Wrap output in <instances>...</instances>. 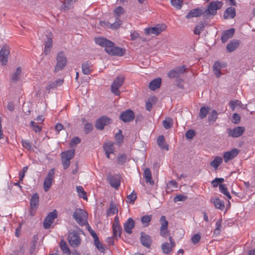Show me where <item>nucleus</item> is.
Wrapping results in <instances>:
<instances>
[{
  "instance_id": "obj_57",
  "label": "nucleus",
  "mask_w": 255,
  "mask_h": 255,
  "mask_svg": "<svg viewBox=\"0 0 255 255\" xmlns=\"http://www.w3.org/2000/svg\"><path fill=\"white\" fill-rule=\"evenodd\" d=\"M21 143H22V146L24 148H25L28 150L31 149V143L29 141H28L27 140L22 139Z\"/></svg>"
},
{
  "instance_id": "obj_33",
  "label": "nucleus",
  "mask_w": 255,
  "mask_h": 255,
  "mask_svg": "<svg viewBox=\"0 0 255 255\" xmlns=\"http://www.w3.org/2000/svg\"><path fill=\"white\" fill-rule=\"evenodd\" d=\"M144 176L146 183H149L150 185H153L154 182L152 179L151 171L149 168H146L144 170Z\"/></svg>"
},
{
  "instance_id": "obj_24",
  "label": "nucleus",
  "mask_w": 255,
  "mask_h": 255,
  "mask_svg": "<svg viewBox=\"0 0 255 255\" xmlns=\"http://www.w3.org/2000/svg\"><path fill=\"white\" fill-rule=\"evenodd\" d=\"M211 202L214 205L217 209L222 211L225 208L224 202L218 197L211 198Z\"/></svg>"
},
{
  "instance_id": "obj_20",
  "label": "nucleus",
  "mask_w": 255,
  "mask_h": 255,
  "mask_svg": "<svg viewBox=\"0 0 255 255\" xmlns=\"http://www.w3.org/2000/svg\"><path fill=\"white\" fill-rule=\"evenodd\" d=\"M82 70L85 75L90 74L93 71L91 63L88 61L83 62L82 64Z\"/></svg>"
},
{
  "instance_id": "obj_31",
  "label": "nucleus",
  "mask_w": 255,
  "mask_h": 255,
  "mask_svg": "<svg viewBox=\"0 0 255 255\" xmlns=\"http://www.w3.org/2000/svg\"><path fill=\"white\" fill-rule=\"evenodd\" d=\"M157 143L158 145L162 149L166 150H168V145L165 143V139L163 135H160L158 136Z\"/></svg>"
},
{
  "instance_id": "obj_22",
  "label": "nucleus",
  "mask_w": 255,
  "mask_h": 255,
  "mask_svg": "<svg viewBox=\"0 0 255 255\" xmlns=\"http://www.w3.org/2000/svg\"><path fill=\"white\" fill-rule=\"evenodd\" d=\"M202 14H203L202 10L200 8H197L191 10L185 16V17L188 19L194 17H198L200 16Z\"/></svg>"
},
{
  "instance_id": "obj_43",
  "label": "nucleus",
  "mask_w": 255,
  "mask_h": 255,
  "mask_svg": "<svg viewBox=\"0 0 255 255\" xmlns=\"http://www.w3.org/2000/svg\"><path fill=\"white\" fill-rule=\"evenodd\" d=\"M205 27V24L203 22L199 23L197 24L194 30V33L195 34L199 35L201 32L204 30Z\"/></svg>"
},
{
  "instance_id": "obj_42",
  "label": "nucleus",
  "mask_w": 255,
  "mask_h": 255,
  "mask_svg": "<svg viewBox=\"0 0 255 255\" xmlns=\"http://www.w3.org/2000/svg\"><path fill=\"white\" fill-rule=\"evenodd\" d=\"M209 109H210L208 106H203L201 107L199 115L200 118L201 119L205 118L208 114Z\"/></svg>"
},
{
  "instance_id": "obj_9",
  "label": "nucleus",
  "mask_w": 255,
  "mask_h": 255,
  "mask_svg": "<svg viewBox=\"0 0 255 255\" xmlns=\"http://www.w3.org/2000/svg\"><path fill=\"white\" fill-rule=\"evenodd\" d=\"M57 218V212L54 210L50 212L45 218L43 221V227L45 229H49L53 224L54 220Z\"/></svg>"
},
{
  "instance_id": "obj_8",
  "label": "nucleus",
  "mask_w": 255,
  "mask_h": 255,
  "mask_svg": "<svg viewBox=\"0 0 255 255\" xmlns=\"http://www.w3.org/2000/svg\"><path fill=\"white\" fill-rule=\"evenodd\" d=\"M166 28L164 24H158L154 27L146 28L144 29L145 34L146 35L153 34L157 35Z\"/></svg>"
},
{
  "instance_id": "obj_28",
  "label": "nucleus",
  "mask_w": 255,
  "mask_h": 255,
  "mask_svg": "<svg viewBox=\"0 0 255 255\" xmlns=\"http://www.w3.org/2000/svg\"><path fill=\"white\" fill-rule=\"evenodd\" d=\"M114 142L111 141L106 142L103 145V148L105 152L114 153L115 147Z\"/></svg>"
},
{
  "instance_id": "obj_58",
  "label": "nucleus",
  "mask_w": 255,
  "mask_h": 255,
  "mask_svg": "<svg viewBox=\"0 0 255 255\" xmlns=\"http://www.w3.org/2000/svg\"><path fill=\"white\" fill-rule=\"evenodd\" d=\"M31 127L33 128V130L36 132H40L41 130V128L39 126L35 124L34 122L31 121L30 123Z\"/></svg>"
},
{
  "instance_id": "obj_48",
  "label": "nucleus",
  "mask_w": 255,
  "mask_h": 255,
  "mask_svg": "<svg viewBox=\"0 0 255 255\" xmlns=\"http://www.w3.org/2000/svg\"><path fill=\"white\" fill-rule=\"evenodd\" d=\"M128 199L130 203L133 204L137 198V194L133 190L132 192L128 196Z\"/></svg>"
},
{
  "instance_id": "obj_17",
  "label": "nucleus",
  "mask_w": 255,
  "mask_h": 255,
  "mask_svg": "<svg viewBox=\"0 0 255 255\" xmlns=\"http://www.w3.org/2000/svg\"><path fill=\"white\" fill-rule=\"evenodd\" d=\"M111 186L116 189L119 188L121 184L120 177L118 175H109L107 177Z\"/></svg>"
},
{
  "instance_id": "obj_41",
  "label": "nucleus",
  "mask_w": 255,
  "mask_h": 255,
  "mask_svg": "<svg viewBox=\"0 0 255 255\" xmlns=\"http://www.w3.org/2000/svg\"><path fill=\"white\" fill-rule=\"evenodd\" d=\"M151 219L152 215H151L143 216L141 219V221L143 226L145 227H147L149 225Z\"/></svg>"
},
{
  "instance_id": "obj_15",
  "label": "nucleus",
  "mask_w": 255,
  "mask_h": 255,
  "mask_svg": "<svg viewBox=\"0 0 255 255\" xmlns=\"http://www.w3.org/2000/svg\"><path fill=\"white\" fill-rule=\"evenodd\" d=\"M245 130L243 127H237L234 129L229 128L228 129V133L230 136L233 137H238L241 136Z\"/></svg>"
},
{
  "instance_id": "obj_38",
  "label": "nucleus",
  "mask_w": 255,
  "mask_h": 255,
  "mask_svg": "<svg viewBox=\"0 0 255 255\" xmlns=\"http://www.w3.org/2000/svg\"><path fill=\"white\" fill-rule=\"evenodd\" d=\"M173 247L170 245L168 243H163L161 245V249L163 252L165 254H169L170 253Z\"/></svg>"
},
{
  "instance_id": "obj_2",
  "label": "nucleus",
  "mask_w": 255,
  "mask_h": 255,
  "mask_svg": "<svg viewBox=\"0 0 255 255\" xmlns=\"http://www.w3.org/2000/svg\"><path fill=\"white\" fill-rule=\"evenodd\" d=\"M223 2L221 1H213L208 5L207 9L203 11V15L205 17L214 16L217 14V10L220 9L223 6Z\"/></svg>"
},
{
  "instance_id": "obj_7",
  "label": "nucleus",
  "mask_w": 255,
  "mask_h": 255,
  "mask_svg": "<svg viewBox=\"0 0 255 255\" xmlns=\"http://www.w3.org/2000/svg\"><path fill=\"white\" fill-rule=\"evenodd\" d=\"M68 240L72 247L75 248L80 246L81 239L79 234L76 232H72L68 235Z\"/></svg>"
},
{
  "instance_id": "obj_36",
  "label": "nucleus",
  "mask_w": 255,
  "mask_h": 255,
  "mask_svg": "<svg viewBox=\"0 0 255 255\" xmlns=\"http://www.w3.org/2000/svg\"><path fill=\"white\" fill-rule=\"evenodd\" d=\"M21 73V70L20 67H19L17 68L15 71L12 74L11 80L14 82H17L20 78Z\"/></svg>"
},
{
  "instance_id": "obj_37",
  "label": "nucleus",
  "mask_w": 255,
  "mask_h": 255,
  "mask_svg": "<svg viewBox=\"0 0 255 255\" xmlns=\"http://www.w3.org/2000/svg\"><path fill=\"white\" fill-rule=\"evenodd\" d=\"M219 190L220 192L224 194L229 199H231V196L228 191V189L225 184H220L219 185Z\"/></svg>"
},
{
  "instance_id": "obj_32",
  "label": "nucleus",
  "mask_w": 255,
  "mask_h": 255,
  "mask_svg": "<svg viewBox=\"0 0 255 255\" xmlns=\"http://www.w3.org/2000/svg\"><path fill=\"white\" fill-rule=\"evenodd\" d=\"M60 246L61 250L64 254H65L68 255H70L71 254V252L66 242L64 241L63 240L60 241Z\"/></svg>"
},
{
  "instance_id": "obj_53",
  "label": "nucleus",
  "mask_w": 255,
  "mask_h": 255,
  "mask_svg": "<svg viewBox=\"0 0 255 255\" xmlns=\"http://www.w3.org/2000/svg\"><path fill=\"white\" fill-rule=\"evenodd\" d=\"M122 24V21L120 20L119 18H117L115 21V22L111 25V29H118L119 28Z\"/></svg>"
},
{
  "instance_id": "obj_5",
  "label": "nucleus",
  "mask_w": 255,
  "mask_h": 255,
  "mask_svg": "<svg viewBox=\"0 0 255 255\" xmlns=\"http://www.w3.org/2000/svg\"><path fill=\"white\" fill-rule=\"evenodd\" d=\"M55 174V169H51L48 172L46 177L44 178L43 187L44 190L47 192L51 188L52 182L54 181Z\"/></svg>"
},
{
  "instance_id": "obj_16",
  "label": "nucleus",
  "mask_w": 255,
  "mask_h": 255,
  "mask_svg": "<svg viewBox=\"0 0 255 255\" xmlns=\"http://www.w3.org/2000/svg\"><path fill=\"white\" fill-rule=\"evenodd\" d=\"M134 118V113L130 110H127L122 113L120 116V119L125 123L129 122Z\"/></svg>"
},
{
  "instance_id": "obj_50",
  "label": "nucleus",
  "mask_w": 255,
  "mask_h": 255,
  "mask_svg": "<svg viewBox=\"0 0 255 255\" xmlns=\"http://www.w3.org/2000/svg\"><path fill=\"white\" fill-rule=\"evenodd\" d=\"M230 107L233 111H235L237 107H241V102L239 100L231 101L230 103Z\"/></svg>"
},
{
  "instance_id": "obj_29",
  "label": "nucleus",
  "mask_w": 255,
  "mask_h": 255,
  "mask_svg": "<svg viewBox=\"0 0 255 255\" xmlns=\"http://www.w3.org/2000/svg\"><path fill=\"white\" fill-rule=\"evenodd\" d=\"M239 46V41L238 40H232L227 46V50L229 52L235 51Z\"/></svg>"
},
{
  "instance_id": "obj_56",
  "label": "nucleus",
  "mask_w": 255,
  "mask_h": 255,
  "mask_svg": "<svg viewBox=\"0 0 255 255\" xmlns=\"http://www.w3.org/2000/svg\"><path fill=\"white\" fill-rule=\"evenodd\" d=\"M163 126L165 129H169L172 126V122L170 119H166L163 122Z\"/></svg>"
},
{
  "instance_id": "obj_59",
  "label": "nucleus",
  "mask_w": 255,
  "mask_h": 255,
  "mask_svg": "<svg viewBox=\"0 0 255 255\" xmlns=\"http://www.w3.org/2000/svg\"><path fill=\"white\" fill-rule=\"evenodd\" d=\"M187 199V197L183 195H179L174 198V202L184 201Z\"/></svg>"
},
{
  "instance_id": "obj_11",
  "label": "nucleus",
  "mask_w": 255,
  "mask_h": 255,
  "mask_svg": "<svg viewBox=\"0 0 255 255\" xmlns=\"http://www.w3.org/2000/svg\"><path fill=\"white\" fill-rule=\"evenodd\" d=\"M39 195L37 193H34L31 197L30 201V211L31 216L35 215L36 211L39 205Z\"/></svg>"
},
{
  "instance_id": "obj_64",
  "label": "nucleus",
  "mask_w": 255,
  "mask_h": 255,
  "mask_svg": "<svg viewBox=\"0 0 255 255\" xmlns=\"http://www.w3.org/2000/svg\"><path fill=\"white\" fill-rule=\"evenodd\" d=\"M85 130L86 133L91 132L93 129V125L90 123H87L85 125Z\"/></svg>"
},
{
  "instance_id": "obj_54",
  "label": "nucleus",
  "mask_w": 255,
  "mask_h": 255,
  "mask_svg": "<svg viewBox=\"0 0 255 255\" xmlns=\"http://www.w3.org/2000/svg\"><path fill=\"white\" fill-rule=\"evenodd\" d=\"M224 179L223 178H216L212 181V185L214 187H217L219 184L223 182Z\"/></svg>"
},
{
  "instance_id": "obj_39",
  "label": "nucleus",
  "mask_w": 255,
  "mask_h": 255,
  "mask_svg": "<svg viewBox=\"0 0 255 255\" xmlns=\"http://www.w3.org/2000/svg\"><path fill=\"white\" fill-rule=\"evenodd\" d=\"M221 66L219 62H216L213 65V70L215 74L217 77H219L221 75Z\"/></svg>"
},
{
  "instance_id": "obj_21",
  "label": "nucleus",
  "mask_w": 255,
  "mask_h": 255,
  "mask_svg": "<svg viewBox=\"0 0 255 255\" xmlns=\"http://www.w3.org/2000/svg\"><path fill=\"white\" fill-rule=\"evenodd\" d=\"M236 9L232 7L227 8L224 13V18L225 19H232L236 16Z\"/></svg>"
},
{
  "instance_id": "obj_30",
  "label": "nucleus",
  "mask_w": 255,
  "mask_h": 255,
  "mask_svg": "<svg viewBox=\"0 0 255 255\" xmlns=\"http://www.w3.org/2000/svg\"><path fill=\"white\" fill-rule=\"evenodd\" d=\"M75 154V150L71 149L66 151L63 152L61 153V158L70 160L74 157Z\"/></svg>"
},
{
  "instance_id": "obj_26",
  "label": "nucleus",
  "mask_w": 255,
  "mask_h": 255,
  "mask_svg": "<svg viewBox=\"0 0 255 255\" xmlns=\"http://www.w3.org/2000/svg\"><path fill=\"white\" fill-rule=\"evenodd\" d=\"M161 78H157L152 80L149 84V88L151 90H155L159 88L161 85Z\"/></svg>"
},
{
  "instance_id": "obj_44",
  "label": "nucleus",
  "mask_w": 255,
  "mask_h": 255,
  "mask_svg": "<svg viewBox=\"0 0 255 255\" xmlns=\"http://www.w3.org/2000/svg\"><path fill=\"white\" fill-rule=\"evenodd\" d=\"M183 0H171V5L177 9H181L183 4Z\"/></svg>"
},
{
  "instance_id": "obj_3",
  "label": "nucleus",
  "mask_w": 255,
  "mask_h": 255,
  "mask_svg": "<svg viewBox=\"0 0 255 255\" xmlns=\"http://www.w3.org/2000/svg\"><path fill=\"white\" fill-rule=\"evenodd\" d=\"M73 216L76 222L81 226L85 225L88 223V214L84 210L76 209L73 213Z\"/></svg>"
},
{
  "instance_id": "obj_6",
  "label": "nucleus",
  "mask_w": 255,
  "mask_h": 255,
  "mask_svg": "<svg viewBox=\"0 0 255 255\" xmlns=\"http://www.w3.org/2000/svg\"><path fill=\"white\" fill-rule=\"evenodd\" d=\"M56 61L57 63L54 68L55 72L63 69L67 64V59L63 52L60 51L58 53Z\"/></svg>"
},
{
  "instance_id": "obj_51",
  "label": "nucleus",
  "mask_w": 255,
  "mask_h": 255,
  "mask_svg": "<svg viewBox=\"0 0 255 255\" xmlns=\"http://www.w3.org/2000/svg\"><path fill=\"white\" fill-rule=\"evenodd\" d=\"M81 141V139L79 137L77 136L74 137L71 139L69 143V146L71 147H73L74 146L80 143Z\"/></svg>"
},
{
  "instance_id": "obj_10",
  "label": "nucleus",
  "mask_w": 255,
  "mask_h": 255,
  "mask_svg": "<svg viewBox=\"0 0 255 255\" xmlns=\"http://www.w3.org/2000/svg\"><path fill=\"white\" fill-rule=\"evenodd\" d=\"M112 122L111 119L107 116H102L96 121L95 127L99 130H103L105 126L110 124Z\"/></svg>"
},
{
  "instance_id": "obj_18",
  "label": "nucleus",
  "mask_w": 255,
  "mask_h": 255,
  "mask_svg": "<svg viewBox=\"0 0 255 255\" xmlns=\"http://www.w3.org/2000/svg\"><path fill=\"white\" fill-rule=\"evenodd\" d=\"M134 221L131 218H129L128 220L124 224V228L125 231L128 234H131L132 229L134 227Z\"/></svg>"
},
{
  "instance_id": "obj_55",
  "label": "nucleus",
  "mask_w": 255,
  "mask_h": 255,
  "mask_svg": "<svg viewBox=\"0 0 255 255\" xmlns=\"http://www.w3.org/2000/svg\"><path fill=\"white\" fill-rule=\"evenodd\" d=\"M125 12L124 8L122 6H118L114 9L115 14L118 17H120Z\"/></svg>"
},
{
  "instance_id": "obj_47",
  "label": "nucleus",
  "mask_w": 255,
  "mask_h": 255,
  "mask_svg": "<svg viewBox=\"0 0 255 255\" xmlns=\"http://www.w3.org/2000/svg\"><path fill=\"white\" fill-rule=\"evenodd\" d=\"M72 4V0H66L61 5V9L64 11L69 9Z\"/></svg>"
},
{
  "instance_id": "obj_14",
  "label": "nucleus",
  "mask_w": 255,
  "mask_h": 255,
  "mask_svg": "<svg viewBox=\"0 0 255 255\" xmlns=\"http://www.w3.org/2000/svg\"><path fill=\"white\" fill-rule=\"evenodd\" d=\"M240 150L237 148H233L231 151L225 152L223 157L225 163L235 158L239 153Z\"/></svg>"
},
{
  "instance_id": "obj_4",
  "label": "nucleus",
  "mask_w": 255,
  "mask_h": 255,
  "mask_svg": "<svg viewBox=\"0 0 255 255\" xmlns=\"http://www.w3.org/2000/svg\"><path fill=\"white\" fill-rule=\"evenodd\" d=\"M125 79V77L124 75H120L113 81L111 85V92L115 95L119 96L121 94L119 89L123 85Z\"/></svg>"
},
{
  "instance_id": "obj_34",
  "label": "nucleus",
  "mask_w": 255,
  "mask_h": 255,
  "mask_svg": "<svg viewBox=\"0 0 255 255\" xmlns=\"http://www.w3.org/2000/svg\"><path fill=\"white\" fill-rule=\"evenodd\" d=\"M112 229L114 237H121L122 231L121 225H112Z\"/></svg>"
},
{
  "instance_id": "obj_13",
  "label": "nucleus",
  "mask_w": 255,
  "mask_h": 255,
  "mask_svg": "<svg viewBox=\"0 0 255 255\" xmlns=\"http://www.w3.org/2000/svg\"><path fill=\"white\" fill-rule=\"evenodd\" d=\"M186 69L185 66L178 67L175 69L170 71L168 73V76L170 79L178 78L185 71Z\"/></svg>"
},
{
  "instance_id": "obj_45",
  "label": "nucleus",
  "mask_w": 255,
  "mask_h": 255,
  "mask_svg": "<svg viewBox=\"0 0 255 255\" xmlns=\"http://www.w3.org/2000/svg\"><path fill=\"white\" fill-rule=\"evenodd\" d=\"M115 140L119 144H121L123 142L124 136L122 134V131L121 129H119L118 133L116 134Z\"/></svg>"
},
{
  "instance_id": "obj_52",
  "label": "nucleus",
  "mask_w": 255,
  "mask_h": 255,
  "mask_svg": "<svg viewBox=\"0 0 255 255\" xmlns=\"http://www.w3.org/2000/svg\"><path fill=\"white\" fill-rule=\"evenodd\" d=\"M94 244L97 249L101 252H104L105 248L103 245L100 242L99 238L94 241Z\"/></svg>"
},
{
  "instance_id": "obj_1",
  "label": "nucleus",
  "mask_w": 255,
  "mask_h": 255,
  "mask_svg": "<svg viewBox=\"0 0 255 255\" xmlns=\"http://www.w3.org/2000/svg\"><path fill=\"white\" fill-rule=\"evenodd\" d=\"M95 42L97 44L105 47V51L110 55L122 56L126 52V50L124 48L115 46L113 42L106 38H97L95 39Z\"/></svg>"
},
{
  "instance_id": "obj_23",
  "label": "nucleus",
  "mask_w": 255,
  "mask_h": 255,
  "mask_svg": "<svg viewBox=\"0 0 255 255\" xmlns=\"http://www.w3.org/2000/svg\"><path fill=\"white\" fill-rule=\"evenodd\" d=\"M140 241L143 246L146 248H149L151 244V239L149 236L141 233Z\"/></svg>"
},
{
  "instance_id": "obj_60",
  "label": "nucleus",
  "mask_w": 255,
  "mask_h": 255,
  "mask_svg": "<svg viewBox=\"0 0 255 255\" xmlns=\"http://www.w3.org/2000/svg\"><path fill=\"white\" fill-rule=\"evenodd\" d=\"M222 221L221 220H218L216 223V228L214 229V233L219 234L220 233V231L221 230V228L222 227Z\"/></svg>"
},
{
  "instance_id": "obj_40",
  "label": "nucleus",
  "mask_w": 255,
  "mask_h": 255,
  "mask_svg": "<svg viewBox=\"0 0 255 255\" xmlns=\"http://www.w3.org/2000/svg\"><path fill=\"white\" fill-rule=\"evenodd\" d=\"M118 212V208L113 204H111L110 208L107 211V216H111L114 214H117Z\"/></svg>"
},
{
  "instance_id": "obj_19",
  "label": "nucleus",
  "mask_w": 255,
  "mask_h": 255,
  "mask_svg": "<svg viewBox=\"0 0 255 255\" xmlns=\"http://www.w3.org/2000/svg\"><path fill=\"white\" fill-rule=\"evenodd\" d=\"M235 29L231 28L230 29L224 31L221 36V41L223 43H225L227 42L229 39L231 38L234 33H235Z\"/></svg>"
},
{
  "instance_id": "obj_35",
  "label": "nucleus",
  "mask_w": 255,
  "mask_h": 255,
  "mask_svg": "<svg viewBox=\"0 0 255 255\" xmlns=\"http://www.w3.org/2000/svg\"><path fill=\"white\" fill-rule=\"evenodd\" d=\"M76 190L79 197L87 200V193L85 191L82 186H77L76 187Z\"/></svg>"
},
{
  "instance_id": "obj_25",
  "label": "nucleus",
  "mask_w": 255,
  "mask_h": 255,
  "mask_svg": "<svg viewBox=\"0 0 255 255\" xmlns=\"http://www.w3.org/2000/svg\"><path fill=\"white\" fill-rule=\"evenodd\" d=\"M44 44V49L43 52L45 55H47L50 52L51 49L52 47L53 41L52 38L47 37Z\"/></svg>"
},
{
  "instance_id": "obj_61",
  "label": "nucleus",
  "mask_w": 255,
  "mask_h": 255,
  "mask_svg": "<svg viewBox=\"0 0 255 255\" xmlns=\"http://www.w3.org/2000/svg\"><path fill=\"white\" fill-rule=\"evenodd\" d=\"M201 239V235L199 233L196 234L192 237L191 241L194 244L198 243Z\"/></svg>"
},
{
  "instance_id": "obj_62",
  "label": "nucleus",
  "mask_w": 255,
  "mask_h": 255,
  "mask_svg": "<svg viewBox=\"0 0 255 255\" xmlns=\"http://www.w3.org/2000/svg\"><path fill=\"white\" fill-rule=\"evenodd\" d=\"M217 112L215 110H213L212 113L210 117H209V120L210 121L214 122L217 119Z\"/></svg>"
},
{
  "instance_id": "obj_63",
  "label": "nucleus",
  "mask_w": 255,
  "mask_h": 255,
  "mask_svg": "<svg viewBox=\"0 0 255 255\" xmlns=\"http://www.w3.org/2000/svg\"><path fill=\"white\" fill-rule=\"evenodd\" d=\"M240 120H241V117L239 114H238L237 113H235L233 114V120H232L233 123H234L235 124H239L240 122Z\"/></svg>"
},
{
  "instance_id": "obj_27",
  "label": "nucleus",
  "mask_w": 255,
  "mask_h": 255,
  "mask_svg": "<svg viewBox=\"0 0 255 255\" xmlns=\"http://www.w3.org/2000/svg\"><path fill=\"white\" fill-rule=\"evenodd\" d=\"M222 162L223 158L221 156H217L210 162V165L216 170Z\"/></svg>"
},
{
  "instance_id": "obj_12",
  "label": "nucleus",
  "mask_w": 255,
  "mask_h": 255,
  "mask_svg": "<svg viewBox=\"0 0 255 255\" xmlns=\"http://www.w3.org/2000/svg\"><path fill=\"white\" fill-rule=\"evenodd\" d=\"M9 54V47L6 45L3 46L0 50V62L2 65L7 62Z\"/></svg>"
},
{
  "instance_id": "obj_49",
  "label": "nucleus",
  "mask_w": 255,
  "mask_h": 255,
  "mask_svg": "<svg viewBox=\"0 0 255 255\" xmlns=\"http://www.w3.org/2000/svg\"><path fill=\"white\" fill-rule=\"evenodd\" d=\"M160 223L161 227L160 229L167 228L168 223L166 219V217L164 216H162L160 219Z\"/></svg>"
},
{
  "instance_id": "obj_46",
  "label": "nucleus",
  "mask_w": 255,
  "mask_h": 255,
  "mask_svg": "<svg viewBox=\"0 0 255 255\" xmlns=\"http://www.w3.org/2000/svg\"><path fill=\"white\" fill-rule=\"evenodd\" d=\"M127 156L125 153L120 154L117 156L118 163L120 165L124 164L127 159Z\"/></svg>"
}]
</instances>
